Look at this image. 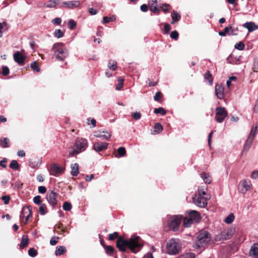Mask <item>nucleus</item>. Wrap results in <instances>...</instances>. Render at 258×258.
I'll use <instances>...</instances> for the list:
<instances>
[{"label": "nucleus", "mask_w": 258, "mask_h": 258, "mask_svg": "<svg viewBox=\"0 0 258 258\" xmlns=\"http://www.w3.org/2000/svg\"><path fill=\"white\" fill-rule=\"evenodd\" d=\"M140 237L136 235H133L129 239H125L119 237L116 241V247L121 251L125 252L126 248H129L133 252L137 253L143 247L141 243Z\"/></svg>", "instance_id": "obj_1"}, {"label": "nucleus", "mask_w": 258, "mask_h": 258, "mask_svg": "<svg viewBox=\"0 0 258 258\" xmlns=\"http://www.w3.org/2000/svg\"><path fill=\"white\" fill-rule=\"evenodd\" d=\"M57 60L63 61L69 56L68 49L64 47L62 42L54 43L52 47Z\"/></svg>", "instance_id": "obj_2"}, {"label": "nucleus", "mask_w": 258, "mask_h": 258, "mask_svg": "<svg viewBox=\"0 0 258 258\" xmlns=\"http://www.w3.org/2000/svg\"><path fill=\"white\" fill-rule=\"evenodd\" d=\"M183 217L184 219L182 226H187L198 223L201 219L200 214L195 210H189L186 211Z\"/></svg>", "instance_id": "obj_3"}, {"label": "nucleus", "mask_w": 258, "mask_h": 258, "mask_svg": "<svg viewBox=\"0 0 258 258\" xmlns=\"http://www.w3.org/2000/svg\"><path fill=\"white\" fill-rule=\"evenodd\" d=\"M197 240L195 244L197 248H202L207 245L211 239L210 233L207 231H202L197 236Z\"/></svg>", "instance_id": "obj_4"}, {"label": "nucleus", "mask_w": 258, "mask_h": 258, "mask_svg": "<svg viewBox=\"0 0 258 258\" xmlns=\"http://www.w3.org/2000/svg\"><path fill=\"white\" fill-rule=\"evenodd\" d=\"M167 253L169 254H176L180 250L181 246L180 241L177 239H171L167 243Z\"/></svg>", "instance_id": "obj_5"}, {"label": "nucleus", "mask_w": 258, "mask_h": 258, "mask_svg": "<svg viewBox=\"0 0 258 258\" xmlns=\"http://www.w3.org/2000/svg\"><path fill=\"white\" fill-rule=\"evenodd\" d=\"M235 232L233 227H229L222 230L220 233L216 235L215 240L220 241L230 238Z\"/></svg>", "instance_id": "obj_6"}, {"label": "nucleus", "mask_w": 258, "mask_h": 258, "mask_svg": "<svg viewBox=\"0 0 258 258\" xmlns=\"http://www.w3.org/2000/svg\"><path fill=\"white\" fill-rule=\"evenodd\" d=\"M32 207L31 206H25L22 209L20 214V218L24 224H27L30 217H32Z\"/></svg>", "instance_id": "obj_7"}, {"label": "nucleus", "mask_w": 258, "mask_h": 258, "mask_svg": "<svg viewBox=\"0 0 258 258\" xmlns=\"http://www.w3.org/2000/svg\"><path fill=\"white\" fill-rule=\"evenodd\" d=\"M227 115L228 113L225 108L220 106L216 108L215 120L217 122L221 123Z\"/></svg>", "instance_id": "obj_8"}, {"label": "nucleus", "mask_w": 258, "mask_h": 258, "mask_svg": "<svg viewBox=\"0 0 258 258\" xmlns=\"http://www.w3.org/2000/svg\"><path fill=\"white\" fill-rule=\"evenodd\" d=\"M58 196V194L52 190H49L47 192L46 200L48 203L53 207H55L57 204V198Z\"/></svg>", "instance_id": "obj_9"}, {"label": "nucleus", "mask_w": 258, "mask_h": 258, "mask_svg": "<svg viewBox=\"0 0 258 258\" xmlns=\"http://www.w3.org/2000/svg\"><path fill=\"white\" fill-rule=\"evenodd\" d=\"M183 219V216L181 215L169 216L168 218V226H179Z\"/></svg>", "instance_id": "obj_10"}, {"label": "nucleus", "mask_w": 258, "mask_h": 258, "mask_svg": "<svg viewBox=\"0 0 258 258\" xmlns=\"http://www.w3.org/2000/svg\"><path fill=\"white\" fill-rule=\"evenodd\" d=\"M210 199L209 196L204 197L202 196H196L193 198V201L195 205L201 208H205L207 205V201Z\"/></svg>", "instance_id": "obj_11"}, {"label": "nucleus", "mask_w": 258, "mask_h": 258, "mask_svg": "<svg viewBox=\"0 0 258 258\" xmlns=\"http://www.w3.org/2000/svg\"><path fill=\"white\" fill-rule=\"evenodd\" d=\"M80 152L84 151L88 146L87 141L85 139L78 138L76 140L74 145Z\"/></svg>", "instance_id": "obj_12"}, {"label": "nucleus", "mask_w": 258, "mask_h": 258, "mask_svg": "<svg viewBox=\"0 0 258 258\" xmlns=\"http://www.w3.org/2000/svg\"><path fill=\"white\" fill-rule=\"evenodd\" d=\"M80 5L81 3L79 1H67L62 3L60 8L74 9L75 8H79Z\"/></svg>", "instance_id": "obj_13"}, {"label": "nucleus", "mask_w": 258, "mask_h": 258, "mask_svg": "<svg viewBox=\"0 0 258 258\" xmlns=\"http://www.w3.org/2000/svg\"><path fill=\"white\" fill-rule=\"evenodd\" d=\"M216 95L219 99H222L224 97V88L222 84H217L215 87Z\"/></svg>", "instance_id": "obj_14"}, {"label": "nucleus", "mask_w": 258, "mask_h": 258, "mask_svg": "<svg viewBox=\"0 0 258 258\" xmlns=\"http://www.w3.org/2000/svg\"><path fill=\"white\" fill-rule=\"evenodd\" d=\"M108 144L101 142H97L94 144L93 149L97 152H99L106 150L107 148Z\"/></svg>", "instance_id": "obj_15"}, {"label": "nucleus", "mask_w": 258, "mask_h": 258, "mask_svg": "<svg viewBox=\"0 0 258 258\" xmlns=\"http://www.w3.org/2000/svg\"><path fill=\"white\" fill-rule=\"evenodd\" d=\"M250 181L249 180H244L241 181L239 184V188L242 193H245L248 191L250 187Z\"/></svg>", "instance_id": "obj_16"}, {"label": "nucleus", "mask_w": 258, "mask_h": 258, "mask_svg": "<svg viewBox=\"0 0 258 258\" xmlns=\"http://www.w3.org/2000/svg\"><path fill=\"white\" fill-rule=\"evenodd\" d=\"M50 174L56 176L57 174L63 172V169L60 166L53 164L50 165Z\"/></svg>", "instance_id": "obj_17"}, {"label": "nucleus", "mask_w": 258, "mask_h": 258, "mask_svg": "<svg viewBox=\"0 0 258 258\" xmlns=\"http://www.w3.org/2000/svg\"><path fill=\"white\" fill-rule=\"evenodd\" d=\"M15 61L20 65H23L25 60V57L19 51H17L14 54Z\"/></svg>", "instance_id": "obj_18"}, {"label": "nucleus", "mask_w": 258, "mask_h": 258, "mask_svg": "<svg viewBox=\"0 0 258 258\" xmlns=\"http://www.w3.org/2000/svg\"><path fill=\"white\" fill-rule=\"evenodd\" d=\"M102 133L104 134H101L98 132H95L94 133V136L97 138H102L106 140H108L110 139L111 136V132L103 131Z\"/></svg>", "instance_id": "obj_19"}, {"label": "nucleus", "mask_w": 258, "mask_h": 258, "mask_svg": "<svg viewBox=\"0 0 258 258\" xmlns=\"http://www.w3.org/2000/svg\"><path fill=\"white\" fill-rule=\"evenodd\" d=\"M243 26L247 29L249 32H252L258 29V26L252 22H246L243 25Z\"/></svg>", "instance_id": "obj_20"}, {"label": "nucleus", "mask_w": 258, "mask_h": 258, "mask_svg": "<svg viewBox=\"0 0 258 258\" xmlns=\"http://www.w3.org/2000/svg\"><path fill=\"white\" fill-rule=\"evenodd\" d=\"M249 255L253 257L258 256V243H254L250 248Z\"/></svg>", "instance_id": "obj_21"}, {"label": "nucleus", "mask_w": 258, "mask_h": 258, "mask_svg": "<svg viewBox=\"0 0 258 258\" xmlns=\"http://www.w3.org/2000/svg\"><path fill=\"white\" fill-rule=\"evenodd\" d=\"M171 16L172 18L171 23L172 24H174L178 22L181 18L180 15L176 11H173L171 13Z\"/></svg>", "instance_id": "obj_22"}, {"label": "nucleus", "mask_w": 258, "mask_h": 258, "mask_svg": "<svg viewBox=\"0 0 258 258\" xmlns=\"http://www.w3.org/2000/svg\"><path fill=\"white\" fill-rule=\"evenodd\" d=\"M150 10L154 14H159L160 12V5H154V3H149Z\"/></svg>", "instance_id": "obj_23"}, {"label": "nucleus", "mask_w": 258, "mask_h": 258, "mask_svg": "<svg viewBox=\"0 0 258 258\" xmlns=\"http://www.w3.org/2000/svg\"><path fill=\"white\" fill-rule=\"evenodd\" d=\"M257 128L258 125L255 124V125H253L248 137V138H249V141L253 140L255 135L257 133Z\"/></svg>", "instance_id": "obj_24"}, {"label": "nucleus", "mask_w": 258, "mask_h": 258, "mask_svg": "<svg viewBox=\"0 0 258 258\" xmlns=\"http://www.w3.org/2000/svg\"><path fill=\"white\" fill-rule=\"evenodd\" d=\"M79 172V164L78 163L72 164L71 166V174L76 176L78 175Z\"/></svg>", "instance_id": "obj_25"}, {"label": "nucleus", "mask_w": 258, "mask_h": 258, "mask_svg": "<svg viewBox=\"0 0 258 258\" xmlns=\"http://www.w3.org/2000/svg\"><path fill=\"white\" fill-rule=\"evenodd\" d=\"M126 155V150L124 147H121L117 149V154H115V157H123Z\"/></svg>", "instance_id": "obj_26"}, {"label": "nucleus", "mask_w": 258, "mask_h": 258, "mask_svg": "<svg viewBox=\"0 0 258 258\" xmlns=\"http://www.w3.org/2000/svg\"><path fill=\"white\" fill-rule=\"evenodd\" d=\"M59 3V0H49L45 4V7L47 8H55Z\"/></svg>", "instance_id": "obj_27"}, {"label": "nucleus", "mask_w": 258, "mask_h": 258, "mask_svg": "<svg viewBox=\"0 0 258 258\" xmlns=\"http://www.w3.org/2000/svg\"><path fill=\"white\" fill-rule=\"evenodd\" d=\"M163 127L160 123H155L154 124V131L153 132L154 135L160 133L163 131Z\"/></svg>", "instance_id": "obj_28"}, {"label": "nucleus", "mask_w": 258, "mask_h": 258, "mask_svg": "<svg viewBox=\"0 0 258 258\" xmlns=\"http://www.w3.org/2000/svg\"><path fill=\"white\" fill-rule=\"evenodd\" d=\"M66 251V248L63 246H57L56 248V250L55 251V254L57 255H60L62 254Z\"/></svg>", "instance_id": "obj_29"}, {"label": "nucleus", "mask_w": 258, "mask_h": 258, "mask_svg": "<svg viewBox=\"0 0 258 258\" xmlns=\"http://www.w3.org/2000/svg\"><path fill=\"white\" fill-rule=\"evenodd\" d=\"M28 244V238L26 235H23L22 237V240L20 244V247L21 249L24 248Z\"/></svg>", "instance_id": "obj_30"}, {"label": "nucleus", "mask_w": 258, "mask_h": 258, "mask_svg": "<svg viewBox=\"0 0 258 258\" xmlns=\"http://www.w3.org/2000/svg\"><path fill=\"white\" fill-rule=\"evenodd\" d=\"M201 177L206 183L210 184L211 182V177L210 175L206 172L203 173L201 174Z\"/></svg>", "instance_id": "obj_31"}, {"label": "nucleus", "mask_w": 258, "mask_h": 258, "mask_svg": "<svg viewBox=\"0 0 258 258\" xmlns=\"http://www.w3.org/2000/svg\"><path fill=\"white\" fill-rule=\"evenodd\" d=\"M170 8H171V6L169 4H160V11H162V12H164L165 14L168 13L169 11Z\"/></svg>", "instance_id": "obj_32"}, {"label": "nucleus", "mask_w": 258, "mask_h": 258, "mask_svg": "<svg viewBox=\"0 0 258 258\" xmlns=\"http://www.w3.org/2000/svg\"><path fill=\"white\" fill-rule=\"evenodd\" d=\"M108 67L110 70L115 71L117 68V62L115 60L110 59L108 62Z\"/></svg>", "instance_id": "obj_33"}, {"label": "nucleus", "mask_w": 258, "mask_h": 258, "mask_svg": "<svg viewBox=\"0 0 258 258\" xmlns=\"http://www.w3.org/2000/svg\"><path fill=\"white\" fill-rule=\"evenodd\" d=\"M10 140L7 138H4L0 139V145L3 148H8L9 147V143Z\"/></svg>", "instance_id": "obj_34"}, {"label": "nucleus", "mask_w": 258, "mask_h": 258, "mask_svg": "<svg viewBox=\"0 0 258 258\" xmlns=\"http://www.w3.org/2000/svg\"><path fill=\"white\" fill-rule=\"evenodd\" d=\"M204 78L206 80H207L211 85L212 84L213 79L212 76V74L209 71H208L205 73Z\"/></svg>", "instance_id": "obj_35"}, {"label": "nucleus", "mask_w": 258, "mask_h": 258, "mask_svg": "<svg viewBox=\"0 0 258 258\" xmlns=\"http://www.w3.org/2000/svg\"><path fill=\"white\" fill-rule=\"evenodd\" d=\"M117 81L118 84L116 86V89L120 90L123 85L124 79L122 77H119L117 79Z\"/></svg>", "instance_id": "obj_36"}, {"label": "nucleus", "mask_w": 258, "mask_h": 258, "mask_svg": "<svg viewBox=\"0 0 258 258\" xmlns=\"http://www.w3.org/2000/svg\"><path fill=\"white\" fill-rule=\"evenodd\" d=\"M235 217L233 213H230L224 220V222L227 224H231L234 220Z\"/></svg>", "instance_id": "obj_37"}, {"label": "nucleus", "mask_w": 258, "mask_h": 258, "mask_svg": "<svg viewBox=\"0 0 258 258\" xmlns=\"http://www.w3.org/2000/svg\"><path fill=\"white\" fill-rule=\"evenodd\" d=\"M253 140L249 141V138H247L245 144L243 152H247L250 148Z\"/></svg>", "instance_id": "obj_38"}, {"label": "nucleus", "mask_w": 258, "mask_h": 258, "mask_svg": "<svg viewBox=\"0 0 258 258\" xmlns=\"http://www.w3.org/2000/svg\"><path fill=\"white\" fill-rule=\"evenodd\" d=\"M105 252L109 255H112L114 252V248L110 245L104 246Z\"/></svg>", "instance_id": "obj_39"}, {"label": "nucleus", "mask_w": 258, "mask_h": 258, "mask_svg": "<svg viewBox=\"0 0 258 258\" xmlns=\"http://www.w3.org/2000/svg\"><path fill=\"white\" fill-rule=\"evenodd\" d=\"M31 68L34 71H36L37 72H39L40 69L39 67V64L37 61H35L31 63Z\"/></svg>", "instance_id": "obj_40"}, {"label": "nucleus", "mask_w": 258, "mask_h": 258, "mask_svg": "<svg viewBox=\"0 0 258 258\" xmlns=\"http://www.w3.org/2000/svg\"><path fill=\"white\" fill-rule=\"evenodd\" d=\"M230 33H228L229 35L231 36H236L238 34L239 29L237 27H232L231 26V29L230 30Z\"/></svg>", "instance_id": "obj_41"}, {"label": "nucleus", "mask_w": 258, "mask_h": 258, "mask_svg": "<svg viewBox=\"0 0 258 258\" xmlns=\"http://www.w3.org/2000/svg\"><path fill=\"white\" fill-rule=\"evenodd\" d=\"M154 112L156 114H161L162 115H165L166 114V111L163 107L155 108Z\"/></svg>", "instance_id": "obj_42"}, {"label": "nucleus", "mask_w": 258, "mask_h": 258, "mask_svg": "<svg viewBox=\"0 0 258 258\" xmlns=\"http://www.w3.org/2000/svg\"><path fill=\"white\" fill-rule=\"evenodd\" d=\"M10 167L14 170H18L20 166L16 160H12L10 164Z\"/></svg>", "instance_id": "obj_43"}, {"label": "nucleus", "mask_w": 258, "mask_h": 258, "mask_svg": "<svg viewBox=\"0 0 258 258\" xmlns=\"http://www.w3.org/2000/svg\"><path fill=\"white\" fill-rule=\"evenodd\" d=\"M40 206L39 207V213L41 215L45 214L47 211L46 206L45 204H40Z\"/></svg>", "instance_id": "obj_44"}, {"label": "nucleus", "mask_w": 258, "mask_h": 258, "mask_svg": "<svg viewBox=\"0 0 258 258\" xmlns=\"http://www.w3.org/2000/svg\"><path fill=\"white\" fill-rule=\"evenodd\" d=\"M162 97V93L160 91H158L156 93L155 96H154V100L156 101L161 102V98Z\"/></svg>", "instance_id": "obj_45"}, {"label": "nucleus", "mask_w": 258, "mask_h": 258, "mask_svg": "<svg viewBox=\"0 0 258 258\" xmlns=\"http://www.w3.org/2000/svg\"><path fill=\"white\" fill-rule=\"evenodd\" d=\"M115 17L114 16H112V17H111L110 18H109L107 16H105V17H103L102 23L105 24V23H109V22H113V21H115Z\"/></svg>", "instance_id": "obj_46"}, {"label": "nucleus", "mask_w": 258, "mask_h": 258, "mask_svg": "<svg viewBox=\"0 0 258 258\" xmlns=\"http://www.w3.org/2000/svg\"><path fill=\"white\" fill-rule=\"evenodd\" d=\"M231 29V26H229L224 28L223 31H219V35L222 36H225L226 34L230 32V30Z\"/></svg>", "instance_id": "obj_47"}, {"label": "nucleus", "mask_w": 258, "mask_h": 258, "mask_svg": "<svg viewBox=\"0 0 258 258\" xmlns=\"http://www.w3.org/2000/svg\"><path fill=\"white\" fill-rule=\"evenodd\" d=\"M72 208V206L70 203H69L68 202H64L62 208L64 211H70Z\"/></svg>", "instance_id": "obj_48"}, {"label": "nucleus", "mask_w": 258, "mask_h": 258, "mask_svg": "<svg viewBox=\"0 0 258 258\" xmlns=\"http://www.w3.org/2000/svg\"><path fill=\"white\" fill-rule=\"evenodd\" d=\"M178 258H195V254L191 252H188L182 254Z\"/></svg>", "instance_id": "obj_49"}, {"label": "nucleus", "mask_w": 258, "mask_h": 258, "mask_svg": "<svg viewBox=\"0 0 258 258\" xmlns=\"http://www.w3.org/2000/svg\"><path fill=\"white\" fill-rule=\"evenodd\" d=\"M244 47L245 45L242 42H239L235 45V48L239 50H243Z\"/></svg>", "instance_id": "obj_50"}, {"label": "nucleus", "mask_w": 258, "mask_h": 258, "mask_svg": "<svg viewBox=\"0 0 258 258\" xmlns=\"http://www.w3.org/2000/svg\"><path fill=\"white\" fill-rule=\"evenodd\" d=\"M179 37V34L178 32L176 30L173 31L170 33V37L175 40H177Z\"/></svg>", "instance_id": "obj_51"}, {"label": "nucleus", "mask_w": 258, "mask_h": 258, "mask_svg": "<svg viewBox=\"0 0 258 258\" xmlns=\"http://www.w3.org/2000/svg\"><path fill=\"white\" fill-rule=\"evenodd\" d=\"M28 254L31 257H35L37 254V251L34 248H31L28 250Z\"/></svg>", "instance_id": "obj_52"}, {"label": "nucleus", "mask_w": 258, "mask_h": 258, "mask_svg": "<svg viewBox=\"0 0 258 258\" xmlns=\"http://www.w3.org/2000/svg\"><path fill=\"white\" fill-rule=\"evenodd\" d=\"M64 33L60 29H57L55 31L54 36L57 38H61L63 36Z\"/></svg>", "instance_id": "obj_53"}, {"label": "nucleus", "mask_w": 258, "mask_h": 258, "mask_svg": "<svg viewBox=\"0 0 258 258\" xmlns=\"http://www.w3.org/2000/svg\"><path fill=\"white\" fill-rule=\"evenodd\" d=\"M68 25L70 29L73 30L76 27L77 24L73 20H70L68 22Z\"/></svg>", "instance_id": "obj_54"}, {"label": "nucleus", "mask_w": 258, "mask_h": 258, "mask_svg": "<svg viewBox=\"0 0 258 258\" xmlns=\"http://www.w3.org/2000/svg\"><path fill=\"white\" fill-rule=\"evenodd\" d=\"M131 115L135 120L140 119L141 117V113L140 112H132Z\"/></svg>", "instance_id": "obj_55"}, {"label": "nucleus", "mask_w": 258, "mask_h": 258, "mask_svg": "<svg viewBox=\"0 0 258 258\" xmlns=\"http://www.w3.org/2000/svg\"><path fill=\"white\" fill-rule=\"evenodd\" d=\"M252 70L254 72H258V58H255L254 59L253 67L252 68Z\"/></svg>", "instance_id": "obj_56"}, {"label": "nucleus", "mask_w": 258, "mask_h": 258, "mask_svg": "<svg viewBox=\"0 0 258 258\" xmlns=\"http://www.w3.org/2000/svg\"><path fill=\"white\" fill-rule=\"evenodd\" d=\"M10 73L9 69L7 66H3L2 67V75L4 76H7Z\"/></svg>", "instance_id": "obj_57"}, {"label": "nucleus", "mask_w": 258, "mask_h": 258, "mask_svg": "<svg viewBox=\"0 0 258 258\" xmlns=\"http://www.w3.org/2000/svg\"><path fill=\"white\" fill-rule=\"evenodd\" d=\"M33 202L37 205L41 204V197L40 196H35L33 199Z\"/></svg>", "instance_id": "obj_58"}, {"label": "nucleus", "mask_w": 258, "mask_h": 258, "mask_svg": "<svg viewBox=\"0 0 258 258\" xmlns=\"http://www.w3.org/2000/svg\"><path fill=\"white\" fill-rule=\"evenodd\" d=\"M59 238L58 237H53L50 240V244L51 245H55L58 242Z\"/></svg>", "instance_id": "obj_59"}, {"label": "nucleus", "mask_w": 258, "mask_h": 258, "mask_svg": "<svg viewBox=\"0 0 258 258\" xmlns=\"http://www.w3.org/2000/svg\"><path fill=\"white\" fill-rule=\"evenodd\" d=\"M2 199L4 201V204L7 205L10 202V197L9 196H4L2 197Z\"/></svg>", "instance_id": "obj_60"}, {"label": "nucleus", "mask_w": 258, "mask_h": 258, "mask_svg": "<svg viewBox=\"0 0 258 258\" xmlns=\"http://www.w3.org/2000/svg\"><path fill=\"white\" fill-rule=\"evenodd\" d=\"M171 30V26L169 24L166 23L164 25V34H168Z\"/></svg>", "instance_id": "obj_61"}, {"label": "nucleus", "mask_w": 258, "mask_h": 258, "mask_svg": "<svg viewBox=\"0 0 258 258\" xmlns=\"http://www.w3.org/2000/svg\"><path fill=\"white\" fill-rule=\"evenodd\" d=\"M118 237V233L116 232H114L113 233L110 234L109 235V239L110 240H114L115 238Z\"/></svg>", "instance_id": "obj_62"}, {"label": "nucleus", "mask_w": 258, "mask_h": 258, "mask_svg": "<svg viewBox=\"0 0 258 258\" xmlns=\"http://www.w3.org/2000/svg\"><path fill=\"white\" fill-rule=\"evenodd\" d=\"M47 191V189L44 186H40L38 187V191L40 194H45Z\"/></svg>", "instance_id": "obj_63"}, {"label": "nucleus", "mask_w": 258, "mask_h": 258, "mask_svg": "<svg viewBox=\"0 0 258 258\" xmlns=\"http://www.w3.org/2000/svg\"><path fill=\"white\" fill-rule=\"evenodd\" d=\"M7 159L5 158H3L2 160L0 161V166L3 168L7 167Z\"/></svg>", "instance_id": "obj_64"}]
</instances>
